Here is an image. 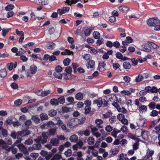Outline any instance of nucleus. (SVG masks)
<instances>
[{"label": "nucleus", "instance_id": "nucleus-1", "mask_svg": "<svg viewBox=\"0 0 160 160\" xmlns=\"http://www.w3.org/2000/svg\"><path fill=\"white\" fill-rule=\"evenodd\" d=\"M147 23L150 27H154L155 30H160L159 20L156 18H153L149 19L147 21Z\"/></svg>", "mask_w": 160, "mask_h": 160}, {"label": "nucleus", "instance_id": "nucleus-2", "mask_svg": "<svg viewBox=\"0 0 160 160\" xmlns=\"http://www.w3.org/2000/svg\"><path fill=\"white\" fill-rule=\"evenodd\" d=\"M37 71V67L34 65H32L30 68V71H28L26 72L27 77H31Z\"/></svg>", "mask_w": 160, "mask_h": 160}, {"label": "nucleus", "instance_id": "nucleus-3", "mask_svg": "<svg viewBox=\"0 0 160 160\" xmlns=\"http://www.w3.org/2000/svg\"><path fill=\"white\" fill-rule=\"evenodd\" d=\"M112 95H109L101 98L102 99L103 107L107 106L108 105V102L110 101V99L112 98Z\"/></svg>", "mask_w": 160, "mask_h": 160}, {"label": "nucleus", "instance_id": "nucleus-4", "mask_svg": "<svg viewBox=\"0 0 160 160\" xmlns=\"http://www.w3.org/2000/svg\"><path fill=\"white\" fill-rule=\"evenodd\" d=\"M148 77V73H145L143 75L140 74L137 77L135 80L136 82H138L143 81L144 79H146Z\"/></svg>", "mask_w": 160, "mask_h": 160}, {"label": "nucleus", "instance_id": "nucleus-5", "mask_svg": "<svg viewBox=\"0 0 160 160\" xmlns=\"http://www.w3.org/2000/svg\"><path fill=\"white\" fill-rule=\"evenodd\" d=\"M78 120L77 118L72 119L67 123L68 126L69 128H72L77 125V122Z\"/></svg>", "mask_w": 160, "mask_h": 160}, {"label": "nucleus", "instance_id": "nucleus-6", "mask_svg": "<svg viewBox=\"0 0 160 160\" xmlns=\"http://www.w3.org/2000/svg\"><path fill=\"white\" fill-rule=\"evenodd\" d=\"M70 9L69 7H65L61 9H58L57 10L58 13L60 15H62L63 14L68 12Z\"/></svg>", "mask_w": 160, "mask_h": 160}, {"label": "nucleus", "instance_id": "nucleus-7", "mask_svg": "<svg viewBox=\"0 0 160 160\" xmlns=\"http://www.w3.org/2000/svg\"><path fill=\"white\" fill-rule=\"evenodd\" d=\"M42 146L40 143L34 144L31 147L29 148V150L32 151L33 150H39L41 149Z\"/></svg>", "mask_w": 160, "mask_h": 160}, {"label": "nucleus", "instance_id": "nucleus-8", "mask_svg": "<svg viewBox=\"0 0 160 160\" xmlns=\"http://www.w3.org/2000/svg\"><path fill=\"white\" fill-rule=\"evenodd\" d=\"M48 134L47 132H42V134L41 143L44 144L47 142V140L48 139Z\"/></svg>", "mask_w": 160, "mask_h": 160}, {"label": "nucleus", "instance_id": "nucleus-9", "mask_svg": "<svg viewBox=\"0 0 160 160\" xmlns=\"http://www.w3.org/2000/svg\"><path fill=\"white\" fill-rule=\"evenodd\" d=\"M18 147L21 152H23L24 154H26L28 153V151L27 148L22 144H19Z\"/></svg>", "mask_w": 160, "mask_h": 160}, {"label": "nucleus", "instance_id": "nucleus-10", "mask_svg": "<svg viewBox=\"0 0 160 160\" xmlns=\"http://www.w3.org/2000/svg\"><path fill=\"white\" fill-rule=\"evenodd\" d=\"M51 92L50 90L42 91H39L37 92V94L38 96H41L42 97H45L49 94Z\"/></svg>", "mask_w": 160, "mask_h": 160}, {"label": "nucleus", "instance_id": "nucleus-11", "mask_svg": "<svg viewBox=\"0 0 160 160\" xmlns=\"http://www.w3.org/2000/svg\"><path fill=\"white\" fill-rule=\"evenodd\" d=\"M93 104H97V106L99 107H101L102 106V99L101 98H99L98 99H95L93 101Z\"/></svg>", "mask_w": 160, "mask_h": 160}, {"label": "nucleus", "instance_id": "nucleus-12", "mask_svg": "<svg viewBox=\"0 0 160 160\" xmlns=\"http://www.w3.org/2000/svg\"><path fill=\"white\" fill-rule=\"evenodd\" d=\"M60 142L58 138H53L51 139L50 143L53 146H57L59 145Z\"/></svg>", "mask_w": 160, "mask_h": 160}, {"label": "nucleus", "instance_id": "nucleus-13", "mask_svg": "<svg viewBox=\"0 0 160 160\" xmlns=\"http://www.w3.org/2000/svg\"><path fill=\"white\" fill-rule=\"evenodd\" d=\"M141 46L143 48V51H144L148 52L151 50V46L148 43L141 45Z\"/></svg>", "mask_w": 160, "mask_h": 160}, {"label": "nucleus", "instance_id": "nucleus-14", "mask_svg": "<svg viewBox=\"0 0 160 160\" xmlns=\"http://www.w3.org/2000/svg\"><path fill=\"white\" fill-rule=\"evenodd\" d=\"M8 146L5 142L2 139L0 140V150L7 149Z\"/></svg>", "mask_w": 160, "mask_h": 160}, {"label": "nucleus", "instance_id": "nucleus-15", "mask_svg": "<svg viewBox=\"0 0 160 160\" xmlns=\"http://www.w3.org/2000/svg\"><path fill=\"white\" fill-rule=\"evenodd\" d=\"M145 131H143L142 129L138 128L137 129L135 132V134L138 137L143 136V134Z\"/></svg>", "mask_w": 160, "mask_h": 160}, {"label": "nucleus", "instance_id": "nucleus-16", "mask_svg": "<svg viewBox=\"0 0 160 160\" xmlns=\"http://www.w3.org/2000/svg\"><path fill=\"white\" fill-rule=\"evenodd\" d=\"M17 62H15L14 63L10 62L8 63L7 64V67L9 70H12L13 68H15L17 66Z\"/></svg>", "mask_w": 160, "mask_h": 160}, {"label": "nucleus", "instance_id": "nucleus-17", "mask_svg": "<svg viewBox=\"0 0 160 160\" xmlns=\"http://www.w3.org/2000/svg\"><path fill=\"white\" fill-rule=\"evenodd\" d=\"M146 122L145 120L143 119H139L137 121V125L139 127H142L144 126Z\"/></svg>", "mask_w": 160, "mask_h": 160}, {"label": "nucleus", "instance_id": "nucleus-18", "mask_svg": "<svg viewBox=\"0 0 160 160\" xmlns=\"http://www.w3.org/2000/svg\"><path fill=\"white\" fill-rule=\"evenodd\" d=\"M120 11L121 12L125 13L128 10V8L125 6H121L118 7Z\"/></svg>", "mask_w": 160, "mask_h": 160}, {"label": "nucleus", "instance_id": "nucleus-19", "mask_svg": "<svg viewBox=\"0 0 160 160\" xmlns=\"http://www.w3.org/2000/svg\"><path fill=\"white\" fill-rule=\"evenodd\" d=\"M20 137H24L29 134V131L28 130H23L21 132H18Z\"/></svg>", "mask_w": 160, "mask_h": 160}, {"label": "nucleus", "instance_id": "nucleus-20", "mask_svg": "<svg viewBox=\"0 0 160 160\" xmlns=\"http://www.w3.org/2000/svg\"><path fill=\"white\" fill-rule=\"evenodd\" d=\"M106 64L104 62H100L99 64V68L100 71L102 72L105 70Z\"/></svg>", "mask_w": 160, "mask_h": 160}, {"label": "nucleus", "instance_id": "nucleus-21", "mask_svg": "<svg viewBox=\"0 0 160 160\" xmlns=\"http://www.w3.org/2000/svg\"><path fill=\"white\" fill-rule=\"evenodd\" d=\"M75 98L77 100H81L83 98V94L81 92L78 93L76 94Z\"/></svg>", "mask_w": 160, "mask_h": 160}, {"label": "nucleus", "instance_id": "nucleus-22", "mask_svg": "<svg viewBox=\"0 0 160 160\" xmlns=\"http://www.w3.org/2000/svg\"><path fill=\"white\" fill-rule=\"evenodd\" d=\"M95 122L97 126L99 128H102L103 127L102 124L103 121L101 119H97L96 120Z\"/></svg>", "mask_w": 160, "mask_h": 160}, {"label": "nucleus", "instance_id": "nucleus-23", "mask_svg": "<svg viewBox=\"0 0 160 160\" xmlns=\"http://www.w3.org/2000/svg\"><path fill=\"white\" fill-rule=\"evenodd\" d=\"M95 62L93 60L90 61L87 64V67L88 68H93L94 66Z\"/></svg>", "mask_w": 160, "mask_h": 160}, {"label": "nucleus", "instance_id": "nucleus-24", "mask_svg": "<svg viewBox=\"0 0 160 160\" xmlns=\"http://www.w3.org/2000/svg\"><path fill=\"white\" fill-rule=\"evenodd\" d=\"M123 67L125 69H130L131 67L130 63L128 62H125L123 63Z\"/></svg>", "mask_w": 160, "mask_h": 160}, {"label": "nucleus", "instance_id": "nucleus-25", "mask_svg": "<svg viewBox=\"0 0 160 160\" xmlns=\"http://www.w3.org/2000/svg\"><path fill=\"white\" fill-rule=\"evenodd\" d=\"M120 131H122L123 133L126 134L128 133L129 132V130L128 127L125 125H123Z\"/></svg>", "mask_w": 160, "mask_h": 160}, {"label": "nucleus", "instance_id": "nucleus-26", "mask_svg": "<svg viewBox=\"0 0 160 160\" xmlns=\"http://www.w3.org/2000/svg\"><path fill=\"white\" fill-rule=\"evenodd\" d=\"M7 75V72L5 69H2L0 70V77H5Z\"/></svg>", "mask_w": 160, "mask_h": 160}, {"label": "nucleus", "instance_id": "nucleus-27", "mask_svg": "<svg viewBox=\"0 0 160 160\" xmlns=\"http://www.w3.org/2000/svg\"><path fill=\"white\" fill-rule=\"evenodd\" d=\"M73 53L72 52L70 51L69 50L66 49L64 51L62 52L61 54L62 55H73Z\"/></svg>", "mask_w": 160, "mask_h": 160}, {"label": "nucleus", "instance_id": "nucleus-28", "mask_svg": "<svg viewBox=\"0 0 160 160\" xmlns=\"http://www.w3.org/2000/svg\"><path fill=\"white\" fill-rule=\"evenodd\" d=\"M19 132L17 133L15 132H12L11 134V136L13 138L15 139L17 138L18 139H21V138L20 137Z\"/></svg>", "mask_w": 160, "mask_h": 160}, {"label": "nucleus", "instance_id": "nucleus-29", "mask_svg": "<svg viewBox=\"0 0 160 160\" xmlns=\"http://www.w3.org/2000/svg\"><path fill=\"white\" fill-rule=\"evenodd\" d=\"M61 159H62V155L59 154H56L53 156L51 160H59Z\"/></svg>", "mask_w": 160, "mask_h": 160}, {"label": "nucleus", "instance_id": "nucleus-30", "mask_svg": "<svg viewBox=\"0 0 160 160\" xmlns=\"http://www.w3.org/2000/svg\"><path fill=\"white\" fill-rule=\"evenodd\" d=\"M138 110L140 112H144L147 110V107L146 106L142 105L139 107Z\"/></svg>", "mask_w": 160, "mask_h": 160}, {"label": "nucleus", "instance_id": "nucleus-31", "mask_svg": "<svg viewBox=\"0 0 160 160\" xmlns=\"http://www.w3.org/2000/svg\"><path fill=\"white\" fill-rule=\"evenodd\" d=\"M53 76L58 79H61L62 78V75L60 72H55L53 73Z\"/></svg>", "mask_w": 160, "mask_h": 160}, {"label": "nucleus", "instance_id": "nucleus-32", "mask_svg": "<svg viewBox=\"0 0 160 160\" xmlns=\"http://www.w3.org/2000/svg\"><path fill=\"white\" fill-rule=\"evenodd\" d=\"M81 2V0H67L66 3H67L68 5H71L72 3H75L78 1Z\"/></svg>", "mask_w": 160, "mask_h": 160}, {"label": "nucleus", "instance_id": "nucleus-33", "mask_svg": "<svg viewBox=\"0 0 160 160\" xmlns=\"http://www.w3.org/2000/svg\"><path fill=\"white\" fill-rule=\"evenodd\" d=\"M32 120H33L36 123H39L40 121L39 118L38 116L36 115H33L31 118Z\"/></svg>", "mask_w": 160, "mask_h": 160}, {"label": "nucleus", "instance_id": "nucleus-34", "mask_svg": "<svg viewBox=\"0 0 160 160\" xmlns=\"http://www.w3.org/2000/svg\"><path fill=\"white\" fill-rule=\"evenodd\" d=\"M49 133L48 135L50 136H54L56 133V130L55 128H51L49 130Z\"/></svg>", "mask_w": 160, "mask_h": 160}, {"label": "nucleus", "instance_id": "nucleus-35", "mask_svg": "<svg viewBox=\"0 0 160 160\" xmlns=\"http://www.w3.org/2000/svg\"><path fill=\"white\" fill-rule=\"evenodd\" d=\"M50 103L53 106H57L58 104V99H52L50 101Z\"/></svg>", "mask_w": 160, "mask_h": 160}, {"label": "nucleus", "instance_id": "nucleus-36", "mask_svg": "<svg viewBox=\"0 0 160 160\" xmlns=\"http://www.w3.org/2000/svg\"><path fill=\"white\" fill-rule=\"evenodd\" d=\"M120 130H118L116 128H114L112 133V135L113 136L116 138L117 134L120 133Z\"/></svg>", "mask_w": 160, "mask_h": 160}, {"label": "nucleus", "instance_id": "nucleus-37", "mask_svg": "<svg viewBox=\"0 0 160 160\" xmlns=\"http://www.w3.org/2000/svg\"><path fill=\"white\" fill-rule=\"evenodd\" d=\"M78 139V137L76 135H73L70 138V140L72 142H76Z\"/></svg>", "mask_w": 160, "mask_h": 160}, {"label": "nucleus", "instance_id": "nucleus-38", "mask_svg": "<svg viewBox=\"0 0 160 160\" xmlns=\"http://www.w3.org/2000/svg\"><path fill=\"white\" fill-rule=\"evenodd\" d=\"M87 141L89 145H92L94 143V139L92 137H90L88 138Z\"/></svg>", "mask_w": 160, "mask_h": 160}, {"label": "nucleus", "instance_id": "nucleus-39", "mask_svg": "<svg viewBox=\"0 0 160 160\" xmlns=\"http://www.w3.org/2000/svg\"><path fill=\"white\" fill-rule=\"evenodd\" d=\"M78 120L77 122L78 125L82 124L84 123L85 120V117H83L80 119L78 118Z\"/></svg>", "mask_w": 160, "mask_h": 160}, {"label": "nucleus", "instance_id": "nucleus-40", "mask_svg": "<svg viewBox=\"0 0 160 160\" xmlns=\"http://www.w3.org/2000/svg\"><path fill=\"white\" fill-rule=\"evenodd\" d=\"M0 131L2 132V135L4 137H6L8 135V131L5 129L1 128H0Z\"/></svg>", "mask_w": 160, "mask_h": 160}, {"label": "nucleus", "instance_id": "nucleus-41", "mask_svg": "<svg viewBox=\"0 0 160 160\" xmlns=\"http://www.w3.org/2000/svg\"><path fill=\"white\" fill-rule=\"evenodd\" d=\"M38 156L39 154L38 153H31L30 154V157L31 158H32V159L35 160L38 157Z\"/></svg>", "mask_w": 160, "mask_h": 160}, {"label": "nucleus", "instance_id": "nucleus-42", "mask_svg": "<svg viewBox=\"0 0 160 160\" xmlns=\"http://www.w3.org/2000/svg\"><path fill=\"white\" fill-rule=\"evenodd\" d=\"M92 34L94 38L95 39H98L100 37V34L98 32L94 31Z\"/></svg>", "mask_w": 160, "mask_h": 160}, {"label": "nucleus", "instance_id": "nucleus-43", "mask_svg": "<svg viewBox=\"0 0 160 160\" xmlns=\"http://www.w3.org/2000/svg\"><path fill=\"white\" fill-rule=\"evenodd\" d=\"M112 113L111 111H108L105 114H103V117L105 118H109V117L112 116Z\"/></svg>", "mask_w": 160, "mask_h": 160}, {"label": "nucleus", "instance_id": "nucleus-44", "mask_svg": "<svg viewBox=\"0 0 160 160\" xmlns=\"http://www.w3.org/2000/svg\"><path fill=\"white\" fill-rule=\"evenodd\" d=\"M57 99L58 101V103H59L60 104H63L65 102V98L63 96L60 97Z\"/></svg>", "mask_w": 160, "mask_h": 160}, {"label": "nucleus", "instance_id": "nucleus-45", "mask_svg": "<svg viewBox=\"0 0 160 160\" xmlns=\"http://www.w3.org/2000/svg\"><path fill=\"white\" fill-rule=\"evenodd\" d=\"M72 153L71 150L68 149L67 151L65 152L64 154L66 157H68L71 156Z\"/></svg>", "mask_w": 160, "mask_h": 160}, {"label": "nucleus", "instance_id": "nucleus-46", "mask_svg": "<svg viewBox=\"0 0 160 160\" xmlns=\"http://www.w3.org/2000/svg\"><path fill=\"white\" fill-rule=\"evenodd\" d=\"M40 118L42 120H46L48 119V117L47 115L45 113H42L40 115Z\"/></svg>", "mask_w": 160, "mask_h": 160}, {"label": "nucleus", "instance_id": "nucleus-47", "mask_svg": "<svg viewBox=\"0 0 160 160\" xmlns=\"http://www.w3.org/2000/svg\"><path fill=\"white\" fill-rule=\"evenodd\" d=\"M47 45L48 48L49 49H52L55 48L56 46V44L54 43L51 42Z\"/></svg>", "mask_w": 160, "mask_h": 160}, {"label": "nucleus", "instance_id": "nucleus-48", "mask_svg": "<svg viewBox=\"0 0 160 160\" xmlns=\"http://www.w3.org/2000/svg\"><path fill=\"white\" fill-rule=\"evenodd\" d=\"M83 58L86 61L89 60L92 58V57L89 54H85L83 56Z\"/></svg>", "mask_w": 160, "mask_h": 160}, {"label": "nucleus", "instance_id": "nucleus-49", "mask_svg": "<svg viewBox=\"0 0 160 160\" xmlns=\"http://www.w3.org/2000/svg\"><path fill=\"white\" fill-rule=\"evenodd\" d=\"M154 154L153 151H150L149 150L147 152V158H148L150 157L152 158V156Z\"/></svg>", "mask_w": 160, "mask_h": 160}, {"label": "nucleus", "instance_id": "nucleus-50", "mask_svg": "<svg viewBox=\"0 0 160 160\" xmlns=\"http://www.w3.org/2000/svg\"><path fill=\"white\" fill-rule=\"evenodd\" d=\"M118 111L124 114L128 112V111L124 107H122V108L120 107Z\"/></svg>", "mask_w": 160, "mask_h": 160}, {"label": "nucleus", "instance_id": "nucleus-51", "mask_svg": "<svg viewBox=\"0 0 160 160\" xmlns=\"http://www.w3.org/2000/svg\"><path fill=\"white\" fill-rule=\"evenodd\" d=\"M158 114V112L156 110H153L150 113L151 116L155 117L157 116Z\"/></svg>", "mask_w": 160, "mask_h": 160}, {"label": "nucleus", "instance_id": "nucleus-52", "mask_svg": "<svg viewBox=\"0 0 160 160\" xmlns=\"http://www.w3.org/2000/svg\"><path fill=\"white\" fill-rule=\"evenodd\" d=\"M57 111L56 110L52 109L49 112V114L50 116L53 117L56 115Z\"/></svg>", "mask_w": 160, "mask_h": 160}, {"label": "nucleus", "instance_id": "nucleus-53", "mask_svg": "<svg viewBox=\"0 0 160 160\" xmlns=\"http://www.w3.org/2000/svg\"><path fill=\"white\" fill-rule=\"evenodd\" d=\"M14 8V6L12 4H10L7 6L5 8V10L7 11H9L12 10Z\"/></svg>", "mask_w": 160, "mask_h": 160}, {"label": "nucleus", "instance_id": "nucleus-54", "mask_svg": "<svg viewBox=\"0 0 160 160\" xmlns=\"http://www.w3.org/2000/svg\"><path fill=\"white\" fill-rule=\"evenodd\" d=\"M156 105L155 102H152L149 104L148 106L150 108L154 109L156 108Z\"/></svg>", "mask_w": 160, "mask_h": 160}, {"label": "nucleus", "instance_id": "nucleus-55", "mask_svg": "<svg viewBox=\"0 0 160 160\" xmlns=\"http://www.w3.org/2000/svg\"><path fill=\"white\" fill-rule=\"evenodd\" d=\"M92 31V30L91 29L88 28L84 31V34L86 36H88L90 34Z\"/></svg>", "mask_w": 160, "mask_h": 160}, {"label": "nucleus", "instance_id": "nucleus-56", "mask_svg": "<svg viewBox=\"0 0 160 160\" xmlns=\"http://www.w3.org/2000/svg\"><path fill=\"white\" fill-rule=\"evenodd\" d=\"M109 121L111 123H114L116 121V118L115 116H112L109 119Z\"/></svg>", "mask_w": 160, "mask_h": 160}, {"label": "nucleus", "instance_id": "nucleus-57", "mask_svg": "<svg viewBox=\"0 0 160 160\" xmlns=\"http://www.w3.org/2000/svg\"><path fill=\"white\" fill-rule=\"evenodd\" d=\"M131 60L133 66H135L137 64L138 62V60L134 58H132Z\"/></svg>", "mask_w": 160, "mask_h": 160}, {"label": "nucleus", "instance_id": "nucleus-58", "mask_svg": "<svg viewBox=\"0 0 160 160\" xmlns=\"http://www.w3.org/2000/svg\"><path fill=\"white\" fill-rule=\"evenodd\" d=\"M65 71L68 73H71L72 71V68L70 66L66 67L65 69Z\"/></svg>", "mask_w": 160, "mask_h": 160}, {"label": "nucleus", "instance_id": "nucleus-59", "mask_svg": "<svg viewBox=\"0 0 160 160\" xmlns=\"http://www.w3.org/2000/svg\"><path fill=\"white\" fill-rule=\"evenodd\" d=\"M117 118L119 121H121L122 119H124L125 116L122 114H119L117 116Z\"/></svg>", "mask_w": 160, "mask_h": 160}, {"label": "nucleus", "instance_id": "nucleus-60", "mask_svg": "<svg viewBox=\"0 0 160 160\" xmlns=\"http://www.w3.org/2000/svg\"><path fill=\"white\" fill-rule=\"evenodd\" d=\"M9 29H6L3 28L2 29V35L3 37H5L6 36V34L9 32Z\"/></svg>", "mask_w": 160, "mask_h": 160}, {"label": "nucleus", "instance_id": "nucleus-61", "mask_svg": "<svg viewBox=\"0 0 160 160\" xmlns=\"http://www.w3.org/2000/svg\"><path fill=\"white\" fill-rule=\"evenodd\" d=\"M139 142H138L134 143L132 145L133 150H136L138 148Z\"/></svg>", "mask_w": 160, "mask_h": 160}, {"label": "nucleus", "instance_id": "nucleus-62", "mask_svg": "<svg viewBox=\"0 0 160 160\" xmlns=\"http://www.w3.org/2000/svg\"><path fill=\"white\" fill-rule=\"evenodd\" d=\"M70 60L68 58L65 59L63 61V64L65 66L68 65L70 62Z\"/></svg>", "mask_w": 160, "mask_h": 160}, {"label": "nucleus", "instance_id": "nucleus-63", "mask_svg": "<svg viewBox=\"0 0 160 160\" xmlns=\"http://www.w3.org/2000/svg\"><path fill=\"white\" fill-rule=\"evenodd\" d=\"M33 143V141L32 139L31 138H28L26 140L25 142V144L26 145H31Z\"/></svg>", "mask_w": 160, "mask_h": 160}, {"label": "nucleus", "instance_id": "nucleus-64", "mask_svg": "<svg viewBox=\"0 0 160 160\" xmlns=\"http://www.w3.org/2000/svg\"><path fill=\"white\" fill-rule=\"evenodd\" d=\"M91 107L90 106H86L85 108V114H87L90 111Z\"/></svg>", "mask_w": 160, "mask_h": 160}]
</instances>
